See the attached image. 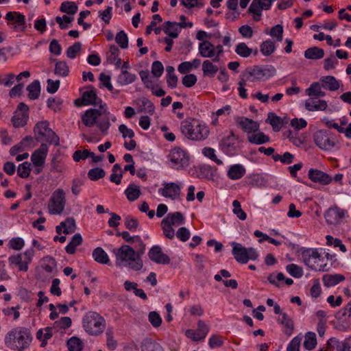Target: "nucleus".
I'll list each match as a JSON object with an SVG mask.
<instances>
[{
	"mask_svg": "<svg viewBox=\"0 0 351 351\" xmlns=\"http://www.w3.org/2000/svg\"><path fill=\"white\" fill-rule=\"evenodd\" d=\"M180 131L182 134L191 141H204L209 135L210 131L205 123L197 119H189L181 122Z\"/></svg>",
	"mask_w": 351,
	"mask_h": 351,
	"instance_id": "f257e3e1",
	"label": "nucleus"
},
{
	"mask_svg": "<svg viewBox=\"0 0 351 351\" xmlns=\"http://www.w3.org/2000/svg\"><path fill=\"white\" fill-rule=\"evenodd\" d=\"M32 341L30 330L25 327L13 328L5 337V344L11 350H25L29 348Z\"/></svg>",
	"mask_w": 351,
	"mask_h": 351,
	"instance_id": "f03ea898",
	"label": "nucleus"
},
{
	"mask_svg": "<svg viewBox=\"0 0 351 351\" xmlns=\"http://www.w3.org/2000/svg\"><path fill=\"white\" fill-rule=\"evenodd\" d=\"M115 253L116 265L128 267L134 271H139L143 266L141 258L136 257V251L130 245H123Z\"/></svg>",
	"mask_w": 351,
	"mask_h": 351,
	"instance_id": "7ed1b4c3",
	"label": "nucleus"
},
{
	"mask_svg": "<svg viewBox=\"0 0 351 351\" xmlns=\"http://www.w3.org/2000/svg\"><path fill=\"white\" fill-rule=\"evenodd\" d=\"M83 327L90 335H99L105 328L106 321L96 312L90 311L86 314L82 320Z\"/></svg>",
	"mask_w": 351,
	"mask_h": 351,
	"instance_id": "20e7f679",
	"label": "nucleus"
},
{
	"mask_svg": "<svg viewBox=\"0 0 351 351\" xmlns=\"http://www.w3.org/2000/svg\"><path fill=\"white\" fill-rule=\"evenodd\" d=\"M276 72V69L272 66H254L247 68L243 73V76L249 80V82L263 81L274 76Z\"/></svg>",
	"mask_w": 351,
	"mask_h": 351,
	"instance_id": "39448f33",
	"label": "nucleus"
},
{
	"mask_svg": "<svg viewBox=\"0 0 351 351\" xmlns=\"http://www.w3.org/2000/svg\"><path fill=\"white\" fill-rule=\"evenodd\" d=\"M36 139L38 141L44 140L49 144L58 146L59 137L51 128H49L48 121H41L35 125L34 128Z\"/></svg>",
	"mask_w": 351,
	"mask_h": 351,
	"instance_id": "423d86ee",
	"label": "nucleus"
},
{
	"mask_svg": "<svg viewBox=\"0 0 351 351\" xmlns=\"http://www.w3.org/2000/svg\"><path fill=\"white\" fill-rule=\"evenodd\" d=\"M313 140L320 149L329 151L335 147L336 142L332 135L326 130H319L313 135Z\"/></svg>",
	"mask_w": 351,
	"mask_h": 351,
	"instance_id": "0eeeda50",
	"label": "nucleus"
},
{
	"mask_svg": "<svg viewBox=\"0 0 351 351\" xmlns=\"http://www.w3.org/2000/svg\"><path fill=\"white\" fill-rule=\"evenodd\" d=\"M34 253L32 248L28 249L23 254L11 256L9 258V262L12 265H17L20 271H27L29 268L28 265L32 262Z\"/></svg>",
	"mask_w": 351,
	"mask_h": 351,
	"instance_id": "6e6552de",
	"label": "nucleus"
},
{
	"mask_svg": "<svg viewBox=\"0 0 351 351\" xmlns=\"http://www.w3.org/2000/svg\"><path fill=\"white\" fill-rule=\"evenodd\" d=\"M50 202L49 213L52 215L62 213L65 206V195L63 190L60 189L56 190L50 198Z\"/></svg>",
	"mask_w": 351,
	"mask_h": 351,
	"instance_id": "1a4fd4ad",
	"label": "nucleus"
},
{
	"mask_svg": "<svg viewBox=\"0 0 351 351\" xmlns=\"http://www.w3.org/2000/svg\"><path fill=\"white\" fill-rule=\"evenodd\" d=\"M99 109L90 108L87 110L82 117V123L87 127L93 126L97 119L106 114V110L103 109L102 101L99 100Z\"/></svg>",
	"mask_w": 351,
	"mask_h": 351,
	"instance_id": "9d476101",
	"label": "nucleus"
},
{
	"mask_svg": "<svg viewBox=\"0 0 351 351\" xmlns=\"http://www.w3.org/2000/svg\"><path fill=\"white\" fill-rule=\"evenodd\" d=\"M169 158L173 164V167L176 169L186 167L189 164V158L186 152L179 147L171 150Z\"/></svg>",
	"mask_w": 351,
	"mask_h": 351,
	"instance_id": "9b49d317",
	"label": "nucleus"
},
{
	"mask_svg": "<svg viewBox=\"0 0 351 351\" xmlns=\"http://www.w3.org/2000/svg\"><path fill=\"white\" fill-rule=\"evenodd\" d=\"M28 111L29 107L25 103H19L12 117V122L14 128L23 127L27 124L29 117Z\"/></svg>",
	"mask_w": 351,
	"mask_h": 351,
	"instance_id": "f8f14e48",
	"label": "nucleus"
},
{
	"mask_svg": "<svg viewBox=\"0 0 351 351\" xmlns=\"http://www.w3.org/2000/svg\"><path fill=\"white\" fill-rule=\"evenodd\" d=\"M270 8V0H253L248 8V12L254 21H258L261 19L262 11L267 10Z\"/></svg>",
	"mask_w": 351,
	"mask_h": 351,
	"instance_id": "ddd939ff",
	"label": "nucleus"
},
{
	"mask_svg": "<svg viewBox=\"0 0 351 351\" xmlns=\"http://www.w3.org/2000/svg\"><path fill=\"white\" fill-rule=\"evenodd\" d=\"M159 193L165 197L175 200L180 197L181 188L180 185L174 182L165 183L164 187L159 189Z\"/></svg>",
	"mask_w": 351,
	"mask_h": 351,
	"instance_id": "4468645a",
	"label": "nucleus"
},
{
	"mask_svg": "<svg viewBox=\"0 0 351 351\" xmlns=\"http://www.w3.org/2000/svg\"><path fill=\"white\" fill-rule=\"evenodd\" d=\"M346 210L337 206L330 208L325 213V219L328 224H338L345 217Z\"/></svg>",
	"mask_w": 351,
	"mask_h": 351,
	"instance_id": "2eb2a0df",
	"label": "nucleus"
},
{
	"mask_svg": "<svg viewBox=\"0 0 351 351\" xmlns=\"http://www.w3.org/2000/svg\"><path fill=\"white\" fill-rule=\"evenodd\" d=\"M48 153V146L42 143L38 149L32 154L31 160L36 167H43Z\"/></svg>",
	"mask_w": 351,
	"mask_h": 351,
	"instance_id": "dca6fc26",
	"label": "nucleus"
},
{
	"mask_svg": "<svg viewBox=\"0 0 351 351\" xmlns=\"http://www.w3.org/2000/svg\"><path fill=\"white\" fill-rule=\"evenodd\" d=\"M149 259L157 264H169L170 258L162 252L159 245L153 246L148 252Z\"/></svg>",
	"mask_w": 351,
	"mask_h": 351,
	"instance_id": "f3484780",
	"label": "nucleus"
},
{
	"mask_svg": "<svg viewBox=\"0 0 351 351\" xmlns=\"http://www.w3.org/2000/svg\"><path fill=\"white\" fill-rule=\"evenodd\" d=\"M236 123L242 128V130L251 134L259 130L260 125L257 121L244 117H238L236 118Z\"/></svg>",
	"mask_w": 351,
	"mask_h": 351,
	"instance_id": "a211bd4d",
	"label": "nucleus"
},
{
	"mask_svg": "<svg viewBox=\"0 0 351 351\" xmlns=\"http://www.w3.org/2000/svg\"><path fill=\"white\" fill-rule=\"evenodd\" d=\"M308 176L313 182L322 185L329 184L332 182V178L328 174L318 169H310Z\"/></svg>",
	"mask_w": 351,
	"mask_h": 351,
	"instance_id": "6ab92c4d",
	"label": "nucleus"
},
{
	"mask_svg": "<svg viewBox=\"0 0 351 351\" xmlns=\"http://www.w3.org/2000/svg\"><path fill=\"white\" fill-rule=\"evenodd\" d=\"M193 23H165L162 28L163 32L171 38L178 36L182 28L191 27Z\"/></svg>",
	"mask_w": 351,
	"mask_h": 351,
	"instance_id": "aec40b11",
	"label": "nucleus"
},
{
	"mask_svg": "<svg viewBox=\"0 0 351 351\" xmlns=\"http://www.w3.org/2000/svg\"><path fill=\"white\" fill-rule=\"evenodd\" d=\"M232 253L235 260L242 264H245L249 261V257H247V248L244 247L240 243L232 242Z\"/></svg>",
	"mask_w": 351,
	"mask_h": 351,
	"instance_id": "412c9836",
	"label": "nucleus"
},
{
	"mask_svg": "<svg viewBox=\"0 0 351 351\" xmlns=\"http://www.w3.org/2000/svg\"><path fill=\"white\" fill-rule=\"evenodd\" d=\"M237 137L232 132L230 134L224 137L221 143L220 146L221 149L228 154H232L236 150V141Z\"/></svg>",
	"mask_w": 351,
	"mask_h": 351,
	"instance_id": "4be33fe9",
	"label": "nucleus"
},
{
	"mask_svg": "<svg viewBox=\"0 0 351 351\" xmlns=\"http://www.w3.org/2000/svg\"><path fill=\"white\" fill-rule=\"evenodd\" d=\"M199 53L203 58H213L215 55V47L209 41H202L199 45Z\"/></svg>",
	"mask_w": 351,
	"mask_h": 351,
	"instance_id": "5701e85b",
	"label": "nucleus"
},
{
	"mask_svg": "<svg viewBox=\"0 0 351 351\" xmlns=\"http://www.w3.org/2000/svg\"><path fill=\"white\" fill-rule=\"evenodd\" d=\"M302 258L305 264L312 269L317 270V268L311 263V259H319L320 254L317 249H308L302 252Z\"/></svg>",
	"mask_w": 351,
	"mask_h": 351,
	"instance_id": "b1692460",
	"label": "nucleus"
},
{
	"mask_svg": "<svg viewBox=\"0 0 351 351\" xmlns=\"http://www.w3.org/2000/svg\"><path fill=\"white\" fill-rule=\"evenodd\" d=\"M162 221H164V223H168L171 226H180L184 223V218L181 213L175 212L168 213Z\"/></svg>",
	"mask_w": 351,
	"mask_h": 351,
	"instance_id": "393cba45",
	"label": "nucleus"
},
{
	"mask_svg": "<svg viewBox=\"0 0 351 351\" xmlns=\"http://www.w3.org/2000/svg\"><path fill=\"white\" fill-rule=\"evenodd\" d=\"M245 172L246 170L243 165L237 164L229 168L227 175L231 180H239L244 176Z\"/></svg>",
	"mask_w": 351,
	"mask_h": 351,
	"instance_id": "a878e982",
	"label": "nucleus"
},
{
	"mask_svg": "<svg viewBox=\"0 0 351 351\" xmlns=\"http://www.w3.org/2000/svg\"><path fill=\"white\" fill-rule=\"evenodd\" d=\"M141 349V351H164L160 344L149 338H145L142 341Z\"/></svg>",
	"mask_w": 351,
	"mask_h": 351,
	"instance_id": "bb28decb",
	"label": "nucleus"
},
{
	"mask_svg": "<svg viewBox=\"0 0 351 351\" xmlns=\"http://www.w3.org/2000/svg\"><path fill=\"white\" fill-rule=\"evenodd\" d=\"M328 344L330 348L336 349L337 351H351V343L349 341H339L335 338L330 339Z\"/></svg>",
	"mask_w": 351,
	"mask_h": 351,
	"instance_id": "cd10ccee",
	"label": "nucleus"
},
{
	"mask_svg": "<svg viewBox=\"0 0 351 351\" xmlns=\"http://www.w3.org/2000/svg\"><path fill=\"white\" fill-rule=\"evenodd\" d=\"M82 100L84 105H97L99 104L100 99L97 98L95 90L84 91L82 95Z\"/></svg>",
	"mask_w": 351,
	"mask_h": 351,
	"instance_id": "c85d7f7f",
	"label": "nucleus"
},
{
	"mask_svg": "<svg viewBox=\"0 0 351 351\" xmlns=\"http://www.w3.org/2000/svg\"><path fill=\"white\" fill-rule=\"evenodd\" d=\"M304 106L308 111L325 110L328 107L327 102L325 100L315 101L313 99L306 100Z\"/></svg>",
	"mask_w": 351,
	"mask_h": 351,
	"instance_id": "c756f323",
	"label": "nucleus"
},
{
	"mask_svg": "<svg viewBox=\"0 0 351 351\" xmlns=\"http://www.w3.org/2000/svg\"><path fill=\"white\" fill-rule=\"evenodd\" d=\"M226 5L228 12L226 13V19L230 21L236 20L239 16V12L237 10L238 0H228Z\"/></svg>",
	"mask_w": 351,
	"mask_h": 351,
	"instance_id": "7c9ffc66",
	"label": "nucleus"
},
{
	"mask_svg": "<svg viewBox=\"0 0 351 351\" xmlns=\"http://www.w3.org/2000/svg\"><path fill=\"white\" fill-rule=\"evenodd\" d=\"M323 282L325 287H329L335 286L338 283L345 280V277L342 274H325L323 278Z\"/></svg>",
	"mask_w": 351,
	"mask_h": 351,
	"instance_id": "2f4dec72",
	"label": "nucleus"
},
{
	"mask_svg": "<svg viewBox=\"0 0 351 351\" xmlns=\"http://www.w3.org/2000/svg\"><path fill=\"white\" fill-rule=\"evenodd\" d=\"M247 140L250 143L261 145L269 141V137L265 135L263 132H253L251 134H247Z\"/></svg>",
	"mask_w": 351,
	"mask_h": 351,
	"instance_id": "473e14b6",
	"label": "nucleus"
},
{
	"mask_svg": "<svg viewBox=\"0 0 351 351\" xmlns=\"http://www.w3.org/2000/svg\"><path fill=\"white\" fill-rule=\"evenodd\" d=\"M321 81L322 82L323 88L330 91L337 90L339 88V82L333 76L323 77Z\"/></svg>",
	"mask_w": 351,
	"mask_h": 351,
	"instance_id": "72a5a7b5",
	"label": "nucleus"
},
{
	"mask_svg": "<svg viewBox=\"0 0 351 351\" xmlns=\"http://www.w3.org/2000/svg\"><path fill=\"white\" fill-rule=\"evenodd\" d=\"M136 80V75L128 71H121L118 75L117 82L121 86H125L133 83Z\"/></svg>",
	"mask_w": 351,
	"mask_h": 351,
	"instance_id": "f704fd0d",
	"label": "nucleus"
},
{
	"mask_svg": "<svg viewBox=\"0 0 351 351\" xmlns=\"http://www.w3.org/2000/svg\"><path fill=\"white\" fill-rule=\"evenodd\" d=\"M324 51L317 47H312L304 51V57L310 60H319L324 57Z\"/></svg>",
	"mask_w": 351,
	"mask_h": 351,
	"instance_id": "c9c22d12",
	"label": "nucleus"
},
{
	"mask_svg": "<svg viewBox=\"0 0 351 351\" xmlns=\"http://www.w3.org/2000/svg\"><path fill=\"white\" fill-rule=\"evenodd\" d=\"M278 321L280 324L285 327V334L290 336L294 329L293 322L291 318L289 317L287 313H282L281 314V317L278 318Z\"/></svg>",
	"mask_w": 351,
	"mask_h": 351,
	"instance_id": "e433bc0d",
	"label": "nucleus"
},
{
	"mask_svg": "<svg viewBox=\"0 0 351 351\" xmlns=\"http://www.w3.org/2000/svg\"><path fill=\"white\" fill-rule=\"evenodd\" d=\"M94 260L101 264H108L109 258L107 253L100 247H96L92 254Z\"/></svg>",
	"mask_w": 351,
	"mask_h": 351,
	"instance_id": "4c0bfd02",
	"label": "nucleus"
},
{
	"mask_svg": "<svg viewBox=\"0 0 351 351\" xmlns=\"http://www.w3.org/2000/svg\"><path fill=\"white\" fill-rule=\"evenodd\" d=\"M82 243V237L80 233H76L72 237L71 241L66 246L65 250L69 254H73L75 252L77 246L81 245Z\"/></svg>",
	"mask_w": 351,
	"mask_h": 351,
	"instance_id": "58836bf2",
	"label": "nucleus"
},
{
	"mask_svg": "<svg viewBox=\"0 0 351 351\" xmlns=\"http://www.w3.org/2000/svg\"><path fill=\"white\" fill-rule=\"evenodd\" d=\"M28 91V97L30 99H37L40 94V85L38 80H34L27 87Z\"/></svg>",
	"mask_w": 351,
	"mask_h": 351,
	"instance_id": "ea45409f",
	"label": "nucleus"
},
{
	"mask_svg": "<svg viewBox=\"0 0 351 351\" xmlns=\"http://www.w3.org/2000/svg\"><path fill=\"white\" fill-rule=\"evenodd\" d=\"M125 193L130 202L137 199L141 194L139 186L135 184H130L125 191Z\"/></svg>",
	"mask_w": 351,
	"mask_h": 351,
	"instance_id": "a19ab883",
	"label": "nucleus"
},
{
	"mask_svg": "<svg viewBox=\"0 0 351 351\" xmlns=\"http://www.w3.org/2000/svg\"><path fill=\"white\" fill-rule=\"evenodd\" d=\"M266 122L269 123L272 126L273 130L276 132L280 130L283 123L282 119L276 115L274 112H269L268 114V118L267 119Z\"/></svg>",
	"mask_w": 351,
	"mask_h": 351,
	"instance_id": "79ce46f5",
	"label": "nucleus"
},
{
	"mask_svg": "<svg viewBox=\"0 0 351 351\" xmlns=\"http://www.w3.org/2000/svg\"><path fill=\"white\" fill-rule=\"evenodd\" d=\"M77 5L73 1H64L62 3L60 8L61 12L66 13L72 16H73V15L77 12Z\"/></svg>",
	"mask_w": 351,
	"mask_h": 351,
	"instance_id": "37998d69",
	"label": "nucleus"
},
{
	"mask_svg": "<svg viewBox=\"0 0 351 351\" xmlns=\"http://www.w3.org/2000/svg\"><path fill=\"white\" fill-rule=\"evenodd\" d=\"M202 71L204 75L213 77L218 71V67L210 60H205L202 63Z\"/></svg>",
	"mask_w": 351,
	"mask_h": 351,
	"instance_id": "c03bdc74",
	"label": "nucleus"
},
{
	"mask_svg": "<svg viewBox=\"0 0 351 351\" xmlns=\"http://www.w3.org/2000/svg\"><path fill=\"white\" fill-rule=\"evenodd\" d=\"M317 345L316 335L315 332H308L305 335L304 347L308 350H313Z\"/></svg>",
	"mask_w": 351,
	"mask_h": 351,
	"instance_id": "a18cd8bd",
	"label": "nucleus"
},
{
	"mask_svg": "<svg viewBox=\"0 0 351 351\" xmlns=\"http://www.w3.org/2000/svg\"><path fill=\"white\" fill-rule=\"evenodd\" d=\"M54 73L56 75L66 77L69 75V68L64 61H58L56 64Z\"/></svg>",
	"mask_w": 351,
	"mask_h": 351,
	"instance_id": "49530a36",
	"label": "nucleus"
},
{
	"mask_svg": "<svg viewBox=\"0 0 351 351\" xmlns=\"http://www.w3.org/2000/svg\"><path fill=\"white\" fill-rule=\"evenodd\" d=\"M197 335V339L200 341L205 339L209 332L208 326L202 320H199L197 322V328L195 330Z\"/></svg>",
	"mask_w": 351,
	"mask_h": 351,
	"instance_id": "de8ad7c7",
	"label": "nucleus"
},
{
	"mask_svg": "<svg viewBox=\"0 0 351 351\" xmlns=\"http://www.w3.org/2000/svg\"><path fill=\"white\" fill-rule=\"evenodd\" d=\"M67 347L69 351H81L83 343L80 339L73 337L67 341Z\"/></svg>",
	"mask_w": 351,
	"mask_h": 351,
	"instance_id": "09e8293b",
	"label": "nucleus"
},
{
	"mask_svg": "<svg viewBox=\"0 0 351 351\" xmlns=\"http://www.w3.org/2000/svg\"><path fill=\"white\" fill-rule=\"evenodd\" d=\"M235 52L243 58H247L252 53V49L249 48L245 43H240L237 45Z\"/></svg>",
	"mask_w": 351,
	"mask_h": 351,
	"instance_id": "8fccbe9b",
	"label": "nucleus"
},
{
	"mask_svg": "<svg viewBox=\"0 0 351 351\" xmlns=\"http://www.w3.org/2000/svg\"><path fill=\"white\" fill-rule=\"evenodd\" d=\"M274 50L275 45L274 42L270 40L264 41L261 45V51L265 56L271 55L274 51Z\"/></svg>",
	"mask_w": 351,
	"mask_h": 351,
	"instance_id": "3c124183",
	"label": "nucleus"
},
{
	"mask_svg": "<svg viewBox=\"0 0 351 351\" xmlns=\"http://www.w3.org/2000/svg\"><path fill=\"white\" fill-rule=\"evenodd\" d=\"M31 171V164L28 162H24L19 165L17 169V173L19 177L26 178L29 176Z\"/></svg>",
	"mask_w": 351,
	"mask_h": 351,
	"instance_id": "603ef678",
	"label": "nucleus"
},
{
	"mask_svg": "<svg viewBox=\"0 0 351 351\" xmlns=\"http://www.w3.org/2000/svg\"><path fill=\"white\" fill-rule=\"evenodd\" d=\"M116 43L122 49H126L128 47V38L124 31L118 32L115 37Z\"/></svg>",
	"mask_w": 351,
	"mask_h": 351,
	"instance_id": "864d4df0",
	"label": "nucleus"
},
{
	"mask_svg": "<svg viewBox=\"0 0 351 351\" xmlns=\"http://www.w3.org/2000/svg\"><path fill=\"white\" fill-rule=\"evenodd\" d=\"M148 320L154 328H158L161 326L162 318L156 311H151L148 315Z\"/></svg>",
	"mask_w": 351,
	"mask_h": 351,
	"instance_id": "5fc2aeb1",
	"label": "nucleus"
},
{
	"mask_svg": "<svg viewBox=\"0 0 351 351\" xmlns=\"http://www.w3.org/2000/svg\"><path fill=\"white\" fill-rule=\"evenodd\" d=\"M287 271L294 278H300L303 275L302 267L295 264H289L286 267Z\"/></svg>",
	"mask_w": 351,
	"mask_h": 351,
	"instance_id": "6e6d98bb",
	"label": "nucleus"
},
{
	"mask_svg": "<svg viewBox=\"0 0 351 351\" xmlns=\"http://www.w3.org/2000/svg\"><path fill=\"white\" fill-rule=\"evenodd\" d=\"M105 176V171L101 168H94L88 172V177L91 180H97Z\"/></svg>",
	"mask_w": 351,
	"mask_h": 351,
	"instance_id": "4d7b16f0",
	"label": "nucleus"
},
{
	"mask_svg": "<svg viewBox=\"0 0 351 351\" xmlns=\"http://www.w3.org/2000/svg\"><path fill=\"white\" fill-rule=\"evenodd\" d=\"M10 29L16 33L29 32L32 29L31 23H8Z\"/></svg>",
	"mask_w": 351,
	"mask_h": 351,
	"instance_id": "13d9d810",
	"label": "nucleus"
},
{
	"mask_svg": "<svg viewBox=\"0 0 351 351\" xmlns=\"http://www.w3.org/2000/svg\"><path fill=\"white\" fill-rule=\"evenodd\" d=\"M269 34L271 37L276 38L277 41L281 42L282 40L283 27L281 25L277 24L270 29Z\"/></svg>",
	"mask_w": 351,
	"mask_h": 351,
	"instance_id": "bf43d9fd",
	"label": "nucleus"
},
{
	"mask_svg": "<svg viewBox=\"0 0 351 351\" xmlns=\"http://www.w3.org/2000/svg\"><path fill=\"white\" fill-rule=\"evenodd\" d=\"M232 206L234 207L233 213L236 215L239 219L242 221L245 220L247 217V215L241 208L240 202L238 200H234Z\"/></svg>",
	"mask_w": 351,
	"mask_h": 351,
	"instance_id": "052dcab7",
	"label": "nucleus"
},
{
	"mask_svg": "<svg viewBox=\"0 0 351 351\" xmlns=\"http://www.w3.org/2000/svg\"><path fill=\"white\" fill-rule=\"evenodd\" d=\"M124 223L126 228L130 231H135L139 226L138 219L129 215L125 217Z\"/></svg>",
	"mask_w": 351,
	"mask_h": 351,
	"instance_id": "680f3d73",
	"label": "nucleus"
},
{
	"mask_svg": "<svg viewBox=\"0 0 351 351\" xmlns=\"http://www.w3.org/2000/svg\"><path fill=\"white\" fill-rule=\"evenodd\" d=\"M5 19L8 21L13 22H25L26 20L23 14L16 12H8L5 15Z\"/></svg>",
	"mask_w": 351,
	"mask_h": 351,
	"instance_id": "e2e57ef3",
	"label": "nucleus"
},
{
	"mask_svg": "<svg viewBox=\"0 0 351 351\" xmlns=\"http://www.w3.org/2000/svg\"><path fill=\"white\" fill-rule=\"evenodd\" d=\"M82 44L80 42L75 43L70 46L66 51V56L69 58L73 59L76 57L77 53L81 50Z\"/></svg>",
	"mask_w": 351,
	"mask_h": 351,
	"instance_id": "0e129e2a",
	"label": "nucleus"
},
{
	"mask_svg": "<svg viewBox=\"0 0 351 351\" xmlns=\"http://www.w3.org/2000/svg\"><path fill=\"white\" fill-rule=\"evenodd\" d=\"M66 228L63 230L65 234H71L76 230L75 220L73 217H68L65 220Z\"/></svg>",
	"mask_w": 351,
	"mask_h": 351,
	"instance_id": "69168bd1",
	"label": "nucleus"
},
{
	"mask_svg": "<svg viewBox=\"0 0 351 351\" xmlns=\"http://www.w3.org/2000/svg\"><path fill=\"white\" fill-rule=\"evenodd\" d=\"M301 341L302 337L300 335L295 337L289 343L287 351H299Z\"/></svg>",
	"mask_w": 351,
	"mask_h": 351,
	"instance_id": "338daca9",
	"label": "nucleus"
},
{
	"mask_svg": "<svg viewBox=\"0 0 351 351\" xmlns=\"http://www.w3.org/2000/svg\"><path fill=\"white\" fill-rule=\"evenodd\" d=\"M335 317L337 319H343L346 317H351V302L345 308L337 312Z\"/></svg>",
	"mask_w": 351,
	"mask_h": 351,
	"instance_id": "774afa93",
	"label": "nucleus"
}]
</instances>
